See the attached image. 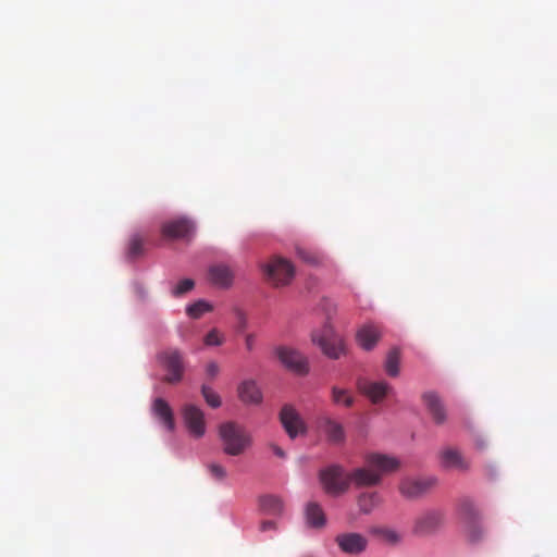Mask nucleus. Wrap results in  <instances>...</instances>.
Returning a JSON list of instances; mask_svg holds the SVG:
<instances>
[{"instance_id": "obj_12", "label": "nucleus", "mask_w": 557, "mask_h": 557, "mask_svg": "<svg viewBox=\"0 0 557 557\" xmlns=\"http://www.w3.org/2000/svg\"><path fill=\"white\" fill-rule=\"evenodd\" d=\"M357 388L361 394L368 397L372 404H380L392 391L388 383L384 381H371L366 377H359L357 380Z\"/></svg>"}, {"instance_id": "obj_17", "label": "nucleus", "mask_w": 557, "mask_h": 557, "mask_svg": "<svg viewBox=\"0 0 557 557\" xmlns=\"http://www.w3.org/2000/svg\"><path fill=\"white\" fill-rule=\"evenodd\" d=\"M380 338L381 331L377 325L372 323L362 325L356 335L357 343L364 350L373 349Z\"/></svg>"}, {"instance_id": "obj_25", "label": "nucleus", "mask_w": 557, "mask_h": 557, "mask_svg": "<svg viewBox=\"0 0 557 557\" xmlns=\"http://www.w3.org/2000/svg\"><path fill=\"white\" fill-rule=\"evenodd\" d=\"M260 507L268 515H280L283 511V502L280 497L273 495L262 496Z\"/></svg>"}, {"instance_id": "obj_7", "label": "nucleus", "mask_w": 557, "mask_h": 557, "mask_svg": "<svg viewBox=\"0 0 557 557\" xmlns=\"http://www.w3.org/2000/svg\"><path fill=\"white\" fill-rule=\"evenodd\" d=\"M460 513L465 521L466 534L470 542L478 543L483 539L484 530L479 523L480 515L471 500H463L460 504Z\"/></svg>"}, {"instance_id": "obj_34", "label": "nucleus", "mask_w": 557, "mask_h": 557, "mask_svg": "<svg viewBox=\"0 0 557 557\" xmlns=\"http://www.w3.org/2000/svg\"><path fill=\"white\" fill-rule=\"evenodd\" d=\"M297 253L301 258V260H304L307 263H310V264L319 263V257L311 251H308L305 249H298Z\"/></svg>"}, {"instance_id": "obj_32", "label": "nucleus", "mask_w": 557, "mask_h": 557, "mask_svg": "<svg viewBox=\"0 0 557 557\" xmlns=\"http://www.w3.org/2000/svg\"><path fill=\"white\" fill-rule=\"evenodd\" d=\"M195 286V283L190 278H184L173 288L172 295L174 297H180L188 292H190Z\"/></svg>"}, {"instance_id": "obj_21", "label": "nucleus", "mask_w": 557, "mask_h": 557, "mask_svg": "<svg viewBox=\"0 0 557 557\" xmlns=\"http://www.w3.org/2000/svg\"><path fill=\"white\" fill-rule=\"evenodd\" d=\"M319 428L332 444H341L345 441V431L341 423L324 417L320 419Z\"/></svg>"}, {"instance_id": "obj_11", "label": "nucleus", "mask_w": 557, "mask_h": 557, "mask_svg": "<svg viewBox=\"0 0 557 557\" xmlns=\"http://www.w3.org/2000/svg\"><path fill=\"white\" fill-rule=\"evenodd\" d=\"M161 233L165 238L190 240L195 233V225L188 219H175L163 223Z\"/></svg>"}, {"instance_id": "obj_30", "label": "nucleus", "mask_w": 557, "mask_h": 557, "mask_svg": "<svg viewBox=\"0 0 557 557\" xmlns=\"http://www.w3.org/2000/svg\"><path fill=\"white\" fill-rule=\"evenodd\" d=\"M210 310H211V306L208 302L199 300V301L188 306L186 309V312L189 317L197 319V318L201 317L205 312H208Z\"/></svg>"}, {"instance_id": "obj_36", "label": "nucleus", "mask_w": 557, "mask_h": 557, "mask_svg": "<svg viewBox=\"0 0 557 557\" xmlns=\"http://www.w3.org/2000/svg\"><path fill=\"white\" fill-rule=\"evenodd\" d=\"M220 372L219 364L214 361H211L207 364L206 373L210 379H214Z\"/></svg>"}, {"instance_id": "obj_29", "label": "nucleus", "mask_w": 557, "mask_h": 557, "mask_svg": "<svg viewBox=\"0 0 557 557\" xmlns=\"http://www.w3.org/2000/svg\"><path fill=\"white\" fill-rule=\"evenodd\" d=\"M332 398L336 404H343L346 407H350L354 404V398L348 394L346 389L333 387Z\"/></svg>"}, {"instance_id": "obj_35", "label": "nucleus", "mask_w": 557, "mask_h": 557, "mask_svg": "<svg viewBox=\"0 0 557 557\" xmlns=\"http://www.w3.org/2000/svg\"><path fill=\"white\" fill-rule=\"evenodd\" d=\"M384 540L389 543H397L400 539L399 534L394 530L385 529L381 532Z\"/></svg>"}, {"instance_id": "obj_6", "label": "nucleus", "mask_w": 557, "mask_h": 557, "mask_svg": "<svg viewBox=\"0 0 557 557\" xmlns=\"http://www.w3.org/2000/svg\"><path fill=\"white\" fill-rule=\"evenodd\" d=\"M312 341L320 346L323 354L329 358L338 359L345 352L342 337L335 334L329 325L324 326L320 333L314 332Z\"/></svg>"}, {"instance_id": "obj_20", "label": "nucleus", "mask_w": 557, "mask_h": 557, "mask_svg": "<svg viewBox=\"0 0 557 557\" xmlns=\"http://www.w3.org/2000/svg\"><path fill=\"white\" fill-rule=\"evenodd\" d=\"M208 276L212 284L226 288L233 283L234 272L226 264H215L210 267Z\"/></svg>"}, {"instance_id": "obj_1", "label": "nucleus", "mask_w": 557, "mask_h": 557, "mask_svg": "<svg viewBox=\"0 0 557 557\" xmlns=\"http://www.w3.org/2000/svg\"><path fill=\"white\" fill-rule=\"evenodd\" d=\"M364 461L366 467L348 473L349 485L354 484L356 487L377 485L384 474L399 468V461L396 458L383 454H369Z\"/></svg>"}, {"instance_id": "obj_28", "label": "nucleus", "mask_w": 557, "mask_h": 557, "mask_svg": "<svg viewBox=\"0 0 557 557\" xmlns=\"http://www.w3.org/2000/svg\"><path fill=\"white\" fill-rule=\"evenodd\" d=\"M201 394L206 400V403L212 408H219L221 406L220 396L208 385L203 384L201 386Z\"/></svg>"}, {"instance_id": "obj_2", "label": "nucleus", "mask_w": 557, "mask_h": 557, "mask_svg": "<svg viewBox=\"0 0 557 557\" xmlns=\"http://www.w3.org/2000/svg\"><path fill=\"white\" fill-rule=\"evenodd\" d=\"M219 433L223 444V451L228 456L243 455L251 444L249 434L236 423H223L220 426Z\"/></svg>"}, {"instance_id": "obj_23", "label": "nucleus", "mask_w": 557, "mask_h": 557, "mask_svg": "<svg viewBox=\"0 0 557 557\" xmlns=\"http://www.w3.org/2000/svg\"><path fill=\"white\" fill-rule=\"evenodd\" d=\"M307 523L312 528L324 527L326 519L322 508L317 503H309L306 508Z\"/></svg>"}, {"instance_id": "obj_33", "label": "nucleus", "mask_w": 557, "mask_h": 557, "mask_svg": "<svg viewBox=\"0 0 557 557\" xmlns=\"http://www.w3.org/2000/svg\"><path fill=\"white\" fill-rule=\"evenodd\" d=\"M223 343V338L216 329H212L205 337V344L207 346H220Z\"/></svg>"}, {"instance_id": "obj_14", "label": "nucleus", "mask_w": 557, "mask_h": 557, "mask_svg": "<svg viewBox=\"0 0 557 557\" xmlns=\"http://www.w3.org/2000/svg\"><path fill=\"white\" fill-rule=\"evenodd\" d=\"M281 423L290 438H296L306 433V424L296 409L290 405H285L280 412Z\"/></svg>"}, {"instance_id": "obj_24", "label": "nucleus", "mask_w": 557, "mask_h": 557, "mask_svg": "<svg viewBox=\"0 0 557 557\" xmlns=\"http://www.w3.org/2000/svg\"><path fill=\"white\" fill-rule=\"evenodd\" d=\"M384 370L391 377H396L400 372V350L398 348H392L384 362Z\"/></svg>"}, {"instance_id": "obj_37", "label": "nucleus", "mask_w": 557, "mask_h": 557, "mask_svg": "<svg viewBox=\"0 0 557 557\" xmlns=\"http://www.w3.org/2000/svg\"><path fill=\"white\" fill-rule=\"evenodd\" d=\"M255 341H256V337L253 334H247L246 337H245V345H246V348L251 351L255 347Z\"/></svg>"}, {"instance_id": "obj_31", "label": "nucleus", "mask_w": 557, "mask_h": 557, "mask_svg": "<svg viewBox=\"0 0 557 557\" xmlns=\"http://www.w3.org/2000/svg\"><path fill=\"white\" fill-rule=\"evenodd\" d=\"M207 469L211 475V478L218 482H223L227 478L226 469L216 462H211L207 465Z\"/></svg>"}, {"instance_id": "obj_10", "label": "nucleus", "mask_w": 557, "mask_h": 557, "mask_svg": "<svg viewBox=\"0 0 557 557\" xmlns=\"http://www.w3.org/2000/svg\"><path fill=\"white\" fill-rule=\"evenodd\" d=\"M436 485L433 476L423 479H404L399 484L400 494L408 499H418Z\"/></svg>"}, {"instance_id": "obj_19", "label": "nucleus", "mask_w": 557, "mask_h": 557, "mask_svg": "<svg viewBox=\"0 0 557 557\" xmlns=\"http://www.w3.org/2000/svg\"><path fill=\"white\" fill-rule=\"evenodd\" d=\"M239 399L247 405H259L262 401V393L256 381L245 380L237 388Z\"/></svg>"}, {"instance_id": "obj_18", "label": "nucleus", "mask_w": 557, "mask_h": 557, "mask_svg": "<svg viewBox=\"0 0 557 557\" xmlns=\"http://www.w3.org/2000/svg\"><path fill=\"white\" fill-rule=\"evenodd\" d=\"M152 413L164 425L169 432L175 429L173 411L163 398H156L152 403Z\"/></svg>"}, {"instance_id": "obj_38", "label": "nucleus", "mask_w": 557, "mask_h": 557, "mask_svg": "<svg viewBox=\"0 0 557 557\" xmlns=\"http://www.w3.org/2000/svg\"><path fill=\"white\" fill-rule=\"evenodd\" d=\"M270 447L275 456H277L278 458H285L286 454L280 446H277L276 444H271Z\"/></svg>"}, {"instance_id": "obj_3", "label": "nucleus", "mask_w": 557, "mask_h": 557, "mask_svg": "<svg viewBox=\"0 0 557 557\" xmlns=\"http://www.w3.org/2000/svg\"><path fill=\"white\" fill-rule=\"evenodd\" d=\"M265 278L275 287L287 285L292 282L295 269L294 265L282 257H273L261 264Z\"/></svg>"}, {"instance_id": "obj_26", "label": "nucleus", "mask_w": 557, "mask_h": 557, "mask_svg": "<svg viewBox=\"0 0 557 557\" xmlns=\"http://www.w3.org/2000/svg\"><path fill=\"white\" fill-rule=\"evenodd\" d=\"M379 502L377 493H363L358 498V506L362 512L369 513L377 506Z\"/></svg>"}, {"instance_id": "obj_13", "label": "nucleus", "mask_w": 557, "mask_h": 557, "mask_svg": "<svg viewBox=\"0 0 557 557\" xmlns=\"http://www.w3.org/2000/svg\"><path fill=\"white\" fill-rule=\"evenodd\" d=\"M183 419L191 436L200 438L205 435V414L200 408L191 404L185 405L183 408Z\"/></svg>"}, {"instance_id": "obj_4", "label": "nucleus", "mask_w": 557, "mask_h": 557, "mask_svg": "<svg viewBox=\"0 0 557 557\" xmlns=\"http://www.w3.org/2000/svg\"><path fill=\"white\" fill-rule=\"evenodd\" d=\"M158 360L166 372L164 381L170 384L181 382L185 364L183 354L176 348H168L158 355Z\"/></svg>"}, {"instance_id": "obj_39", "label": "nucleus", "mask_w": 557, "mask_h": 557, "mask_svg": "<svg viewBox=\"0 0 557 557\" xmlns=\"http://www.w3.org/2000/svg\"><path fill=\"white\" fill-rule=\"evenodd\" d=\"M272 529H275V522L270 521V520L263 521L260 525V530L263 532L268 531V530H272Z\"/></svg>"}, {"instance_id": "obj_15", "label": "nucleus", "mask_w": 557, "mask_h": 557, "mask_svg": "<svg viewBox=\"0 0 557 557\" xmlns=\"http://www.w3.org/2000/svg\"><path fill=\"white\" fill-rule=\"evenodd\" d=\"M335 543L339 549L348 555H360L368 547V539L357 532H346L336 535Z\"/></svg>"}, {"instance_id": "obj_40", "label": "nucleus", "mask_w": 557, "mask_h": 557, "mask_svg": "<svg viewBox=\"0 0 557 557\" xmlns=\"http://www.w3.org/2000/svg\"><path fill=\"white\" fill-rule=\"evenodd\" d=\"M247 326V320L246 318L244 317V314H239V325H238V330L239 331H244Z\"/></svg>"}, {"instance_id": "obj_16", "label": "nucleus", "mask_w": 557, "mask_h": 557, "mask_svg": "<svg viewBox=\"0 0 557 557\" xmlns=\"http://www.w3.org/2000/svg\"><path fill=\"white\" fill-rule=\"evenodd\" d=\"M422 400L433 422L437 425L444 424L447 420V412L438 395L433 392H426L422 395Z\"/></svg>"}, {"instance_id": "obj_5", "label": "nucleus", "mask_w": 557, "mask_h": 557, "mask_svg": "<svg viewBox=\"0 0 557 557\" xmlns=\"http://www.w3.org/2000/svg\"><path fill=\"white\" fill-rule=\"evenodd\" d=\"M320 480L327 494L337 496L349 488L348 473L338 465L330 466L320 472Z\"/></svg>"}, {"instance_id": "obj_22", "label": "nucleus", "mask_w": 557, "mask_h": 557, "mask_svg": "<svg viewBox=\"0 0 557 557\" xmlns=\"http://www.w3.org/2000/svg\"><path fill=\"white\" fill-rule=\"evenodd\" d=\"M442 466L447 469H456L466 471L469 462L463 458L461 453L455 448H446L441 453Z\"/></svg>"}, {"instance_id": "obj_8", "label": "nucleus", "mask_w": 557, "mask_h": 557, "mask_svg": "<svg viewBox=\"0 0 557 557\" xmlns=\"http://www.w3.org/2000/svg\"><path fill=\"white\" fill-rule=\"evenodd\" d=\"M443 520L444 518L441 511H425L416 518L412 532L418 536L433 535L442 527Z\"/></svg>"}, {"instance_id": "obj_9", "label": "nucleus", "mask_w": 557, "mask_h": 557, "mask_svg": "<svg viewBox=\"0 0 557 557\" xmlns=\"http://www.w3.org/2000/svg\"><path fill=\"white\" fill-rule=\"evenodd\" d=\"M275 354L278 360L288 370L304 375L309 371L307 359L296 349L288 346H280L276 348Z\"/></svg>"}, {"instance_id": "obj_27", "label": "nucleus", "mask_w": 557, "mask_h": 557, "mask_svg": "<svg viewBox=\"0 0 557 557\" xmlns=\"http://www.w3.org/2000/svg\"><path fill=\"white\" fill-rule=\"evenodd\" d=\"M144 253V240L139 235H134L129 239L127 256L131 259H136Z\"/></svg>"}]
</instances>
